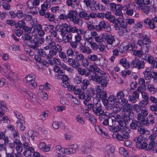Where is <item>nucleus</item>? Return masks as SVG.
I'll return each mask as SVG.
<instances>
[{
    "instance_id": "obj_1",
    "label": "nucleus",
    "mask_w": 157,
    "mask_h": 157,
    "mask_svg": "<svg viewBox=\"0 0 157 157\" xmlns=\"http://www.w3.org/2000/svg\"><path fill=\"white\" fill-rule=\"evenodd\" d=\"M49 62L47 63L45 61L44 59H36V64L39 67V68L42 69L44 67V66L47 67L48 66L49 64L54 65L56 66L57 65H60L61 66V64L63 63H61L60 59H48Z\"/></svg>"
},
{
    "instance_id": "obj_2",
    "label": "nucleus",
    "mask_w": 157,
    "mask_h": 157,
    "mask_svg": "<svg viewBox=\"0 0 157 157\" xmlns=\"http://www.w3.org/2000/svg\"><path fill=\"white\" fill-rule=\"evenodd\" d=\"M87 7L91 8L93 6L95 10H99L100 11H104L105 10V7L103 5H100L98 2L94 0H84Z\"/></svg>"
},
{
    "instance_id": "obj_3",
    "label": "nucleus",
    "mask_w": 157,
    "mask_h": 157,
    "mask_svg": "<svg viewBox=\"0 0 157 157\" xmlns=\"http://www.w3.org/2000/svg\"><path fill=\"white\" fill-rule=\"evenodd\" d=\"M106 73L105 75H101V76H97L93 80L95 81L97 83L100 84V85H98L97 86H99L101 89H103L104 88L106 87L109 82V81L106 78H105L106 77Z\"/></svg>"
},
{
    "instance_id": "obj_4",
    "label": "nucleus",
    "mask_w": 157,
    "mask_h": 157,
    "mask_svg": "<svg viewBox=\"0 0 157 157\" xmlns=\"http://www.w3.org/2000/svg\"><path fill=\"white\" fill-rule=\"evenodd\" d=\"M88 109L92 110L93 113L97 116L102 113L101 111V105L99 101H98L94 104L89 103L87 105Z\"/></svg>"
},
{
    "instance_id": "obj_5",
    "label": "nucleus",
    "mask_w": 157,
    "mask_h": 157,
    "mask_svg": "<svg viewBox=\"0 0 157 157\" xmlns=\"http://www.w3.org/2000/svg\"><path fill=\"white\" fill-rule=\"evenodd\" d=\"M89 67V69L91 70L92 73L95 74L94 76H91V79L90 80H93L97 76L99 77L101 75H105V73L104 71L100 70L95 65H90Z\"/></svg>"
},
{
    "instance_id": "obj_6",
    "label": "nucleus",
    "mask_w": 157,
    "mask_h": 157,
    "mask_svg": "<svg viewBox=\"0 0 157 157\" xmlns=\"http://www.w3.org/2000/svg\"><path fill=\"white\" fill-rule=\"evenodd\" d=\"M148 115V112L147 109H144L141 110L140 113L137 115V119L140 121L143 122L145 121L146 117Z\"/></svg>"
},
{
    "instance_id": "obj_7",
    "label": "nucleus",
    "mask_w": 157,
    "mask_h": 157,
    "mask_svg": "<svg viewBox=\"0 0 157 157\" xmlns=\"http://www.w3.org/2000/svg\"><path fill=\"white\" fill-rule=\"evenodd\" d=\"M117 128V130L119 131H120L121 130L123 129V131H122L121 134L122 136H123L124 139H127L129 138L130 135L129 133L130 131V130L129 128L125 127H121L120 128L118 126L116 127Z\"/></svg>"
},
{
    "instance_id": "obj_8",
    "label": "nucleus",
    "mask_w": 157,
    "mask_h": 157,
    "mask_svg": "<svg viewBox=\"0 0 157 157\" xmlns=\"http://www.w3.org/2000/svg\"><path fill=\"white\" fill-rule=\"evenodd\" d=\"M133 67H136L139 69L143 68L144 67V61L140 59H134L131 64Z\"/></svg>"
},
{
    "instance_id": "obj_9",
    "label": "nucleus",
    "mask_w": 157,
    "mask_h": 157,
    "mask_svg": "<svg viewBox=\"0 0 157 157\" xmlns=\"http://www.w3.org/2000/svg\"><path fill=\"white\" fill-rule=\"evenodd\" d=\"M112 107L113 106H111L110 107L107 106L106 107V109L107 111L104 112L102 109V106H101V111L102 113L100 115H98V117L99 118H101L103 116H106L108 117L113 116V115Z\"/></svg>"
},
{
    "instance_id": "obj_10",
    "label": "nucleus",
    "mask_w": 157,
    "mask_h": 157,
    "mask_svg": "<svg viewBox=\"0 0 157 157\" xmlns=\"http://www.w3.org/2000/svg\"><path fill=\"white\" fill-rule=\"evenodd\" d=\"M99 87V86H96V90L97 92V97L101 99L106 98L107 95L106 92L101 90L102 89H101Z\"/></svg>"
},
{
    "instance_id": "obj_11",
    "label": "nucleus",
    "mask_w": 157,
    "mask_h": 157,
    "mask_svg": "<svg viewBox=\"0 0 157 157\" xmlns=\"http://www.w3.org/2000/svg\"><path fill=\"white\" fill-rule=\"evenodd\" d=\"M139 94L136 91H134L131 95H129L128 99V101L132 103H135L137 102V99L139 98Z\"/></svg>"
},
{
    "instance_id": "obj_12",
    "label": "nucleus",
    "mask_w": 157,
    "mask_h": 157,
    "mask_svg": "<svg viewBox=\"0 0 157 157\" xmlns=\"http://www.w3.org/2000/svg\"><path fill=\"white\" fill-rule=\"evenodd\" d=\"M68 25L66 23H63L59 26V29L61 35L63 37L68 32Z\"/></svg>"
},
{
    "instance_id": "obj_13",
    "label": "nucleus",
    "mask_w": 157,
    "mask_h": 157,
    "mask_svg": "<svg viewBox=\"0 0 157 157\" xmlns=\"http://www.w3.org/2000/svg\"><path fill=\"white\" fill-rule=\"evenodd\" d=\"M155 118L152 114H149L147 117L142 122L146 126H148L150 124H152L154 123Z\"/></svg>"
},
{
    "instance_id": "obj_14",
    "label": "nucleus",
    "mask_w": 157,
    "mask_h": 157,
    "mask_svg": "<svg viewBox=\"0 0 157 157\" xmlns=\"http://www.w3.org/2000/svg\"><path fill=\"white\" fill-rule=\"evenodd\" d=\"M103 39L106 40L107 43L109 44H112L113 41L115 40L114 36L111 34L108 35L106 33H104L102 35Z\"/></svg>"
},
{
    "instance_id": "obj_15",
    "label": "nucleus",
    "mask_w": 157,
    "mask_h": 157,
    "mask_svg": "<svg viewBox=\"0 0 157 157\" xmlns=\"http://www.w3.org/2000/svg\"><path fill=\"white\" fill-rule=\"evenodd\" d=\"M28 45L30 48L36 50L37 49L39 46V39L36 37H34Z\"/></svg>"
},
{
    "instance_id": "obj_16",
    "label": "nucleus",
    "mask_w": 157,
    "mask_h": 157,
    "mask_svg": "<svg viewBox=\"0 0 157 157\" xmlns=\"http://www.w3.org/2000/svg\"><path fill=\"white\" fill-rule=\"evenodd\" d=\"M134 115L133 112L125 113L124 112L122 115V117L125 121L127 122L131 119H132L134 117Z\"/></svg>"
},
{
    "instance_id": "obj_17",
    "label": "nucleus",
    "mask_w": 157,
    "mask_h": 157,
    "mask_svg": "<svg viewBox=\"0 0 157 157\" xmlns=\"http://www.w3.org/2000/svg\"><path fill=\"white\" fill-rule=\"evenodd\" d=\"M108 100L112 105H118L120 104L119 101L116 97L114 95H111L108 97Z\"/></svg>"
},
{
    "instance_id": "obj_18",
    "label": "nucleus",
    "mask_w": 157,
    "mask_h": 157,
    "mask_svg": "<svg viewBox=\"0 0 157 157\" xmlns=\"http://www.w3.org/2000/svg\"><path fill=\"white\" fill-rule=\"evenodd\" d=\"M39 147L42 151L48 152L50 150V146L49 145H47L44 142H42L40 143Z\"/></svg>"
},
{
    "instance_id": "obj_19",
    "label": "nucleus",
    "mask_w": 157,
    "mask_h": 157,
    "mask_svg": "<svg viewBox=\"0 0 157 157\" xmlns=\"http://www.w3.org/2000/svg\"><path fill=\"white\" fill-rule=\"evenodd\" d=\"M144 22L146 25H148L149 29H153L155 28V24L154 22L148 18H146L144 20Z\"/></svg>"
},
{
    "instance_id": "obj_20",
    "label": "nucleus",
    "mask_w": 157,
    "mask_h": 157,
    "mask_svg": "<svg viewBox=\"0 0 157 157\" xmlns=\"http://www.w3.org/2000/svg\"><path fill=\"white\" fill-rule=\"evenodd\" d=\"M22 38L24 42L28 45L33 39L31 35L28 34H24L22 36Z\"/></svg>"
},
{
    "instance_id": "obj_21",
    "label": "nucleus",
    "mask_w": 157,
    "mask_h": 157,
    "mask_svg": "<svg viewBox=\"0 0 157 157\" xmlns=\"http://www.w3.org/2000/svg\"><path fill=\"white\" fill-rule=\"evenodd\" d=\"M28 6L30 9V12L33 14H37L38 13V8L36 6H33L32 2H27Z\"/></svg>"
},
{
    "instance_id": "obj_22",
    "label": "nucleus",
    "mask_w": 157,
    "mask_h": 157,
    "mask_svg": "<svg viewBox=\"0 0 157 157\" xmlns=\"http://www.w3.org/2000/svg\"><path fill=\"white\" fill-rule=\"evenodd\" d=\"M6 77L9 79L10 81L12 82H15L17 80V76L16 73L14 72H10L9 75H7L6 76Z\"/></svg>"
},
{
    "instance_id": "obj_23",
    "label": "nucleus",
    "mask_w": 157,
    "mask_h": 157,
    "mask_svg": "<svg viewBox=\"0 0 157 157\" xmlns=\"http://www.w3.org/2000/svg\"><path fill=\"white\" fill-rule=\"evenodd\" d=\"M105 25V22L104 21H101L96 25V30L98 32H101L104 28Z\"/></svg>"
},
{
    "instance_id": "obj_24",
    "label": "nucleus",
    "mask_w": 157,
    "mask_h": 157,
    "mask_svg": "<svg viewBox=\"0 0 157 157\" xmlns=\"http://www.w3.org/2000/svg\"><path fill=\"white\" fill-rule=\"evenodd\" d=\"M77 14V12L75 10L70 11L69 13L67 15V19H69L70 21H72L76 17L75 15H76Z\"/></svg>"
},
{
    "instance_id": "obj_25",
    "label": "nucleus",
    "mask_w": 157,
    "mask_h": 157,
    "mask_svg": "<svg viewBox=\"0 0 157 157\" xmlns=\"http://www.w3.org/2000/svg\"><path fill=\"white\" fill-rule=\"evenodd\" d=\"M156 146V144L154 141H151L148 144H147L146 147L145 148L147 151H149L152 150H154Z\"/></svg>"
},
{
    "instance_id": "obj_26",
    "label": "nucleus",
    "mask_w": 157,
    "mask_h": 157,
    "mask_svg": "<svg viewBox=\"0 0 157 157\" xmlns=\"http://www.w3.org/2000/svg\"><path fill=\"white\" fill-rule=\"evenodd\" d=\"M115 118V122H117L118 123V124L121 127L124 126L125 125L124 122L121 120L122 117L120 115H117L114 116Z\"/></svg>"
},
{
    "instance_id": "obj_27",
    "label": "nucleus",
    "mask_w": 157,
    "mask_h": 157,
    "mask_svg": "<svg viewBox=\"0 0 157 157\" xmlns=\"http://www.w3.org/2000/svg\"><path fill=\"white\" fill-rule=\"evenodd\" d=\"M95 130L99 134L101 135L102 136L104 137L105 138L107 139H109L110 138V136L107 135L105 132H103L102 130L101 129L100 127H98V126L96 127Z\"/></svg>"
},
{
    "instance_id": "obj_28",
    "label": "nucleus",
    "mask_w": 157,
    "mask_h": 157,
    "mask_svg": "<svg viewBox=\"0 0 157 157\" xmlns=\"http://www.w3.org/2000/svg\"><path fill=\"white\" fill-rule=\"evenodd\" d=\"M147 142V139H146L144 140V141H142L141 143L136 144V147L139 149H145L146 147Z\"/></svg>"
},
{
    "instance_id": "obj_29",
    "label": "nucleus",
    "mask_w": 157,
    "mask_h": 157,
    "mask_svg": "<svg viewBox=\"0 0 157 157\" xmlns=\"http://www.w3.org/2000/svg\"><path fill=\"white\" fill-rule=\"evenodd\" d=\"M78 60L77 59H68V62L69 64L73 67L77 68L80 66Z\"/></svg>"
},
{
    "instance_id": "obj_30",
    "label": "nucleus",
    "mask_w": 157,
    "mask_h": 157,
    "mask_svg": "<svg viewBox=\"0 0 157 157\" xmlns=\"http://www.w3.org/2000/svg\"><path fill=\"white\" fill-rule=\"evenodd\" d=\"M75 24L78 26H81L83 24V21L82 19L76 16L72 21Z\"/></svg>"
},
{
    "instance_id": "obj_31",
    "label": "nucleus",
    "mask_w": 157,
    "mask_h": 157,
    "mask_svg": "<svg viewBox=\"0 0 157 157\" xmlns=\"http://www.w3.org/2000/svg\"><path fill=\"white\" fill-rule=\"evenodd\" d=\"M78 16L80 18H84L87 21L89 20L88 14L84 11L80 12L78 14Z\"/></svg>"
},
{
    "instance_id": "obj_32",
    "label": "nucleus",
    "mask_w": 157,
    "mask_h": 157,
    "mask_svg": "<svg viewBox=\"0 0 157 157\" xmlns=\"http://www.w3.org/2000/svg\"><path fill=\"white\" fill-rule=\"evenodd\" d=\"M78 147L77 145H73L72 147L65 149V152L67 153H73L75 152L76 149L78 148Z\"/></svg>"
},
{
    "instance_id": "obj_33",
    "label": "nucleus",
    "mask_w": 157,
    "mask_h": 157,
    "mask_svg": "<svg viewBox=\"0 0 157 157\" xmlns=\"http://www.w3.org/2000/svg\"><path fill=\"white\" fill-rule=\"evenodd\" d=\"M90 84L89 81L88 80L84 79L82 81V85L81 88L83 90H85L88 87V85Z\"/></svg>"
},
{
    "instance_id": "obj_34",
    "label": "nucleus",
    "mask_w": 157,
    "mask_h": 157,
    "mask_svg": "<svg viewBox=\"0 0 157 157\" xmlns=\"http://www.w3.org/2000/svg\"><path fill=\"white\" fill-rule=\"evenodd\" d=\"M117 8L115 10V14L118 16H121L122 13L121 10L122 9V6L120 4H117Z\"/></svg>"
},
{
    "instance_id": "obj_35",
    "label": "nucleus",
    "mask_w": 157,
    "mask_h": 157,
    "mask_svg": "<svg viewBox=\"0 0 157 157\" xmlns=\"http://www.w3.org/2000/svg\"><path fill=\"white\" fill-rule=\"evenodd\" d=\"M140 123L137 121L132 122L130 124V126L132 129H136L137 128L139 127Z\"/></svg>"
},
{
    "instance_id": "obj_36",
    "label": "nucleus",
    "mask_w": 157,
    "mask_h": 157,
    "mask_svg": "<svg viewBox=\"0 0 157 157\" xmlns=\"http://www.w3.org/2000/svg\"><path fill=\"white\" fill-rule=\"evenodd\" d=\"M147 89L151 94H154L155 93L156 90L155 86L153 84H148L147 86Z\"/></svg>"
},
{
    "instance_id": "obj_37",
    "label": "nucleus",
    "mask_w": 157,
    "mask_h": 157,
    "mask_svg": "<svg viewBox=\"0 0 157 157\" xmlns=\"http://www.w3.org/2000/svg\"><path fill=\"white\" fill-rule=\"evenodd\" d=\"M146 138L140 135L136 137L134 139V141L136 143V145L137 144H139L142 142V141H144V140L146 139Z\"/></svg>"
},
{
    "instance_id": "obj_38",
    "label": "nucleus",
    "mask_w": 157,
    "mask_h": 157,
    "mask_svg": "<svg viewBox=\"0 0 157 157\" xmlns=\"http://www.w3.org/2000/svg\"><path fill=\"white\" fill-rule=\"evenodd\" d=\"M120 63L126 69H128L130 67L129 63L126 59H121Z\"/></svg>"
},
{
    "instance_id": "obj_39",
    "label": "nucleus",
    "mask_w": 157,
    "mask_h": 157,
    "mask_svg": "<svg viewBox=\"0 0 157 157\" xmlns=\"http://www.w3.org/2000/svg\"><path fill=\"white\" fill-rule=\"evenodd\" d=\"M133 106V105L130 104H127L123 107V109L127 112H132V110Z\"/></svg>"
},
{
    "instance_id": "obj_40",
    "label": "nucleus",
    "mask_w": 157,
    "mask_h": 157,
    "mask_svg": "<svg viewBox=\"0 0 157 157\" xmlns=\"http://www.w3.org/2000/svg\"><path fill=\"white\" fill-rule=\"evenodd\" d=\"M109 118L108 119V125L110 127H112L113 125H115V118H114V116H113L112 117H108Z\"/></svg>"
},
{
    "instance_id": "obj_41",
    "label": "nucleus",
    "mask_w": 157,
    "mask_h": 157,
    "mask_svg": "<svg viewBox=\"0 0 157 157\" xmlns=\"http://www.w3.org/2000/svg\"><path fill=\"white\" fill-rule=\"evenodd\" d=\"M137 132L140 134H149L150 132L147 129L140 128H139L137 129Z\"/></svg>"
},
{
    "instance_id": "obj_42",
    "label": "nucleus",
    "mask_w": 157,
    "mask_h": 157,
    "mask_svg": "<svg viewBox=\"0 0 157 157\" xmlns=\"http://www.w3.org/2000/svg\"><path fill=\"white\" fill-rule=\"evenodd\" d=\"M150 111L153 113L155 115H157V106L155 105H152L149 107Z\"/></svg>"
},
{
    "instance_id": "obj_43",
    "label": "nucleus",
    "mask_w": 157,
    "mask_h": 157,
    "mask_svg": "<svg viewBox=\"0 0 157 157\" xmlns=\"http://www.w3.org/2000/svg\"><path fill=\"white\" fill-rule=\"evenodd\" d=\"M148 103L149 101L148 100L143 99L140 101L139 103V105L142 108H143L146 106Z\"/></svg>"
},
{
    "instance_id": "obj_44",
    "label": "nucleus",
    "mask_w": 157,
    "mask_h": 157,
    "mask_svg": "<svg viewBox=\"0 0 157 157\" xmlns=\"http://www.w3.org/2000/svg\"><path fill=\"white\" fill-rule=\"evenodd\" d=\"M50 42V43H49L48 45L44 47L45 50L51 49L55 47L56 43L54 41L52 40Z\"/></svg>"
},
{
    "instance_id": "obj_45",
    "label": "nucleus",
    "mask_w": 157,
    "mask_h": 157,
    "mask_svg": "<svg viewBox=\"0 0 157 157\" xmlns=\"http://www.w3.org/2000/svg\"><path fill=\"white\" fill-rule=\"evenodd\" d=\"M33 23L32 24V27L34 28L37 31L42 28V26L40 24L36 23V24H34V19L33 20Z\"/></svg>"
},
{
    "instance_id": "obj_46",
    "label": "nucleus",
    "mask_w": 157,
    "mask_h": 157,
    "mask_svg": "<svg viewBox=\"0 0 157 157\" xmlns=\"http://www.w3.org/2000/svg\"><path fill=\"white\" fill-rule=\"evenodd\" d=\"M77 30V28L75 26H72L71 25H68V33H76Z\"/></svg>"
},
{
    "instance_id": "obj_47",
    "label": "nucleus",
    "mask_w": 157,
    "mask_h": 157,
    "mask_svg": "<svg viewBox=\"0 0 157 157\" xmlns=\"http://www.w3.org/2000/svg\"><path fill=\"white\" fill-rule=\"evenodd\" d=\"M119 152L121 155L124 156H127L128 155V151L124 147H121L119 149Z\"/></svg>"
},
{
    "instance_id": "obj_48",
    "label": "nucleus",
    "mask_w": 157,
    "mask_h": 157,
    "mask_svg": "<svg viewBox=\"0 0 157 157\" xmlns=\"http://www.w3.org/2000/svg\"><path fill=\"white\" fill-rule=\"evenodd\" d=\"M95 90L93 88H89L87 90V94L86 96H89L90 98L94 95Z\"/></svg>"
},
{
    "instance_id": "obj_49",
    "label": "nucleus",
    "mask_w": 157,
    "mask_h": 157,
    "mask_svg": "<svg viewBox=\"0 0 157 157\" xmlns=\"http://www.w3.org/2000/svg\"><path fill=\"white\" fill-rule=\"evenodd\" d=\"M133 54L137 57L140 58L143 55V52L141 50H136L133 51Z\"/></svg>"
},
{
    "instance_id": "obj_50",
    "label": "nucleus",
    "mask_w": 157,
    "mask_h": 157,
    "mask_svg": "<svg viewBox=\"0 0 157 157\" xmlns=\"http://www.w3.org/2000/svg\"><path fill=\"white\" fill-rule=\"evenodd\" d=\"M139 104H135L133 105L132 109L136 113H139L140 111H141L142 110Z\"/></svg>"
},
{
    "instance_id": "obj_51",
    "label": "nucleus",
    "mask_w": 157,
    "mask_h": 157,
    "mask_svg": "<svg viewBox=\"0 0 157 157\" xmlns=\"http://www.w3.org/2000/svg\"><path fill=\"white\" fill-rule=\"evenodd\" d=\"M45 17L48 18L49 20L51 21H53L55 20L54 16L52 14H50L48 13H46Z\"/></svg>"
},
{
    "instance_id": "obj_52",
    "label": "nucleus",
    "mask_w": 157,
    "mask_h": 157,
    "mask_svg": "<svg viewBox=\"0 0 157 157\" xmlns=\"http://www.w3.org/2000/svg\"><path fill=\"white\" fill-rule=\"evenodd\" d=\"M124 94L122 91H119L116 94V97L118 100L122 99L124 98Z\"/></svg>"
},
{
    "instance_id": "obj_53",
    "label": "nucleus",
    "mask_w": 157,
    "mask_h": 157,
    "mask_svg": "<svg viewBox=\"0 0 157 157\" xmlns=\"http://www.w3.org/2000/svg\"><path fill=\"white\" fill-rule=\"evenodd\" d=\"M2 140L4 143H5L8 140V138L5 137V134L3 132H1L0 134V140Z\"/></svg>"
},
{
    "instance_id": "obj_54",
    "label": "nucleus",
    "mask_w": 157,
    "mask_h": 157,
    "mask_svg": "<svg viewBox=\"0 0 157 157\" xmlns=\"http://www.w3.org/2000/svg\"><path fill=\"white\" fill-rule=\"evenodd\" d=\"M66 4L69 6L73 7L74 5L73 4V2H76L78 0H66Z\"/></svg>"
},
{
    "instance_id": "obj_55",
    "label": "nucleus",
    "mask_w": 157,
    "mask_h": 157,
    "mask_svg": "<svg viewBox=\"0 0 157 157\" xmlns=\"http://www.w3.org/2000/svg\"><path fill=\"white\" fill-rule=\"evenodd\" d=\"M73 81L76 84H79L82 81V78L79 76H76L74 78Z\"/></svg>"
},
{
    "instance_id": "obj_56",
    "label": "nucleus",
    "mask_w": 157,
    "mask_h": 157,
    "mask_svg": "<svg viewBox=\"0 0 157 157\" xmlns=\"http://www.w3.org/2000/svg\"><path fill=\"white\" fill-rule=\"evenodd\" d=\"M110 9L111 11H114L117 8V5L114 3H111L109 4Z\"/></svg>"
},
{
    "instance_id": "obj_57",
    "label": "nucleus",
    "mask_w": 157,
    "mask_h": 157,
    "mask_svg": "<svg viewBox=\"0 0 157 157\" xmlns=\"http://www.w3.org/2000/svg\"><path fill=\"white\" fill-rule=\"evenodd\" d=\"M147 62L154 67L157 68V62L153 59H147Z\"/></svg>"
},
{
    "instance_id": "obj_58",
    "label": "nucleus",
    "mask_w": 157,
    "mask_h": 157,
    "mask_svg": "<svg viewBox=\"0 0 157 157\" xmlns=\"http://www.w3.org/2000/svg\"><path fill=\"white\" fill-rule=\"evenodd\" d=\"M50 7V4L47 2H45L44 4L41 5V8L43 9L44 10H46L48 8Z\"/></svg>"
},
{
    "instance_id": "obj_59",
    "label": "nucleus",
    "mask_w": 157,
    "mask_h": 157,
    "mask_svg": "<svg viewBox=\"0 0 157 157\" xmlns=\"http://www.w3.org/2000/svg\"><path fill=\"white\" fill-rule=\"evenodd\" d=\"M35 76L34 75L29 74L26 76L25 80L27 82H30L33 80L35 78Z\"/></svg>"
},
{
    "instance_id": "obj_60",
    "label": "nucleus",
    "mask_w": 157,
    "mask_h": 157,
    "mask_svg": "<svg viewBox=\"0 0 157 157\" xmlns=\"http://www.w3.org/2000/svg\"><path fill=\"white\" fill-rule=\"evenodd\" d=\"M89 44L91 45V48L94 50H96L98 48V45L95 43L90 42Z\"/></svg>"
},
{
    "instance_id": "obj_61",
    "label": "nucleus",
    "mask_w": 157,
    "mask_h": 157,
    "mask_svg": "<svg viewBox=\"0 0 157 157\" xmlns=\"http://www.w3.org/2000/svg\"><path fill=\"white\" fill-rule=\"evenodd\" d=\"M149 100L151 102L155 104L157 106V98L156 97L151 96L149 97Z\"/></svg>"
},
{
    "instance_id": "obj_62",
    "label": "nucleus",
    "mask_w": 157,
    "mask_h": 157,
    "mask_svg": "<svg viewBox=\"0 0 157 157\" xmlns=\"http://www.w3.org/2000/svg\"><path fill=\"white\" fill-rule=\"evenodd\" d=\"M132 45L131 44H128L123 47V51L124 52L127 51V50H130L132 49Z\"/></svg>"
},
{
    "instance_id": "obj_63",
    "label": "nucleus",
    "mask_w": 157,
    "mask_h": 157,
    "mask_svg": "<svg viewBox=\"0 0 157 157\" xmlns=\"http://www.w3.org/2000/svg\"><path fill=\"white\" fill-rule=\"evenodd\" d=\"M11 150V152L8 151H6V156L9 157H15V155H14L13 150L12 149L10 150Z\"/></svg>"
},
{
    "instance_id": "obj_64",
    "label": "nucleus",
    "mask_w": 157,
    "mask_h": 157,
    "mask_svg": "<svg viewBox=\"0 0 157 157\" xmlns=\"http://www.w3.org/2000/svg\"><path fill=\"white\" fill-rule=\"evenodd\" d=\"M23 154L26 157H32L33 153L29 151L26 150L24 152Z\"/></svg>"
}]
</instances>
